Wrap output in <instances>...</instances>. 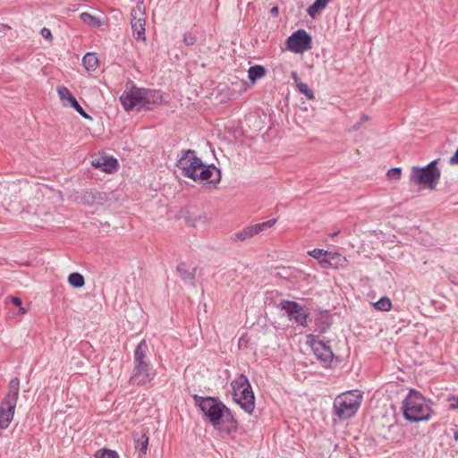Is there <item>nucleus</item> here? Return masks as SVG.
Segmentation results:
<instances>
[{
  "label": "nucleus",
  "mask_w": 458,
  "mask_h": 458,
  "mask_svg": "<svg viewBox=\"0 0 458 458\" xmlns=\"http://www.w3.org/2000/svg\"><path fill=\"white\" fill-rule=\"evenodd\" d=\"M291 76H292V78H293V80L294 83L296 84V86H297L299 83L302 82V81H301V79L299 78L297 72L293 71V72H291Z\"/></svg>",
  "instance_id": "obj_33"
},
{
  "label": "nucleus",
  "mask_w": 458,
  "mask_h": 458,
  "mask_svg": "<svg viewBox=\"0 0 458 458\" xmlns=\"http://www.w3.org/2000/svg\"><path fill=\"white\" fill-rule=\"evenodd\" d=\"M281 310H284L291 320H294L296 323L301 326H305L307 322L308 315L303 310L301 305L296 301H283L280 303Z\"/></svg>",
  "instance_id": "obj_12"
},
{
  "label": "nucleus",
  "mask_w": 458,
  "mask_h": 458,
  "mask_svg": "<svg viewBox=\"0 0 458 458\" xmlns=\"http://www.w3.org/2000/svg\"><path fill=\"white\" fill-rule=\"evenodd\" d=\"M82 64L88 72H94L99 66V59H81Z\"/></svg>",
  "instance_id": "obj_24"
},
{
  "label": "nucleus",
  "mask_w": 458,
  "mask_h": 458,
  "mask_svg": "<svg viewBox=\"0 0 458 458\" xmlns=\"http://www.w3.org/2000/svg\"><path fill=\"white\" fill-rule=\"evenodd\" d=\"M311 44V36L303 29L294 31L286 40L287 48L295 54H302L310 49Z\"/></svg>",
  "instance_id": "obj_10"
},
{
  "label": "nucleus",
  "mask_w": 458,
  "mask_h": 458,
  "mask_svg": "<svg viewBox=\"0 0 458 458\" xmlns=\"http://www.w3.org/2000/svg\"><path fill=\"white\" fill-rule=\"evenodd\" d=\"M330 0H315V2L310 5L307 9V13L314 18L316 14L326 8Z\"/></svg>",
  "instance_id": "obj_19"
},
{
  "label": "nucleus",
  "mask_w": 458,
  "mask_h": 458,
  "mask_svg": "<svg viewBox=\"0 0 458 458\" xmlns=\"http://www.w3.org/2000/svg\"><path fill=\"white\" fill-rule=\"evenodd\" d=\"M80 19L81 20L82 22H84L85 24H88L93 28H99L103 25V22L102 21L98 18V17H96L89 13H81L80 14Z\"/></svg>",
  "instance_id": "obj_18"
},
{
  "label": "nucleus",
  "mask_w": 458,
  "mask_h": 458,
  "mask_svg": "<svg viewBox=\"0 0 458 458\" xmlns=\"http://www.w3.org/2000/svg\"><path fill=\"white\" fill-rule=\"evenodd\" d=\"M327 252L324 251L321 249H315L309 252L310 256H312L315 259H320L323 255H325Z\"/></svg>",
  "instance_id": "obj_31"
},
{
  "label": "nucleus",
  "mask_w": 458,
  "mask_h": 458,
  "mask_svg": "<svg viewBox=\"0 0 458 458\" xmlns=\"http://www.w3.org/2000/svg\"><path fill=\"white\" fill-rule=\"evenodd\" d=\"M176 166L182 174L195 182L210 183L215 187L221 181V171L214 165H205L192 149L182 150L178 155Z\"/></svg>",
  "instance_id": "obj_1"
},
{
  "label": "nucleus",
  "mask_w": 458,
  "mask_h": 458,
  "mask_svg": "<svg viewBox=\"0 0 458 458\" xmlns=\"http://www.w3.org/2000/svg\"><path fill=\"white\" fill-rule=\"evenodd\" d=\"M41 36L47 40L52 39V33L51 30L47 28H42L40 31Z\"/></svg>",
  "instance_id": "obj_32"
},
{
  "label": "nucleus",
  "mask_w": 458,
  "mask_h": 458,
  "mask_svg": "<svg viewBox=\"0 0 458 458\" xmlns=\"http://www.w3.org/2000/svg\"><path fill=\"white\" fill-rule=\"evenodd\" d=\"M309 344L318 360L324 362L325 364L330 363L332 361L334 353L331 350V347L327 344L322 341H317L313 338V336H310Z\"/></svg>",
  "instance_id": "obj_15"
},
{
  "label": "nucleus",
  "mask_w": 458,
  "mask_h": 458,
  "mask_svg": "<svg viewBox=\"0 0 458 458\" xmlns=\"http://www.w3.org/2000/svg\"><path fill=\"white\" fill-rule=\"evenodd\" d=\"M82 200L85 204L91 206L101 203L102 200H104V198L99 192L87 191L84 193Z\"/></svg>",
  "instance_id": "obj_20"
},
{
  "label": "nucleus",
  "mask_w": 458,
  "mask_h": 458,
  "mask_svg": "<svg viewBox=\"0 0 458 458\" xmlns=\"http://www.w3.org/2000/svg\"><path fill=\"white\" fill-rule=\"evenodd\" d=\"M449 400H455V403H451L450 406H449V409L450 410H455L458 408V397L455 398L454 396H451L449 397Z\"/></svg>",
  "instance_id": "obj_35"
},
{
  "label": "nucleus",
  "mask_w": 458,
  "mask_h": 458,
  "mask_svg": "<svg viewBox=\"0 0 458 458\" xmlns=\"http://www.w3.org/2000/svg\"><path fill=\"white\" fill-rule=\"evenodd\" d=\"M131 30L133 33V37L136 39L145 40V18L144 16V7H142V3H138L136 7L131 10Z\"/></svg>",
  "instance_id": "obj_11"
},
{
  "label": "nucleus",
  "mask_w": 458,
  "mask_h": 458,
  "mask_svg": "<svg viewBox=\"0 0 458 458\" xmlns=\"http://www.w3.org/2000/svg\"><path fill=\"white\" fill-rule=\"evenodd\" d=\"M449 163L451 165H458V148L455 151V153L454 154V156L450 158Z\"/></svg>",
  "instance_id": "obj_34"
},
{
  "label": "nucleus",
  "mask_w": 458,
  "mask_h": 458,
  "mask_svg": "<svg viewBox=\"0 0 458 458\" xmlns=\"http://www.w3.org/2000/svg\"><path fill=\"white\" fill-rule=\"evenodd\" d=\"M148 347L145 340H142L134 352V367L130 381L132 384L143 386L152 379V365L148 360Z\"/></svg>",
  "instance_id": "obj_3"
},
{
  "label": "nucleus",
  "mask_w": 458,
  "mask_h": 458,
  "mask_svg": "<svg viewBox=\"0 0 458 458\" xmlns=\"http://www.w3.org/2000/svg\"><path fill=\"white\" fill-rule=\"evenodd\" d=\"M454 438L456 442H458V430L454 431Z\"/></svg>",
  "instance_id": "obj_39"
},
{
  "label": "nucleus",
  "mask_w": 458,
  "mask_h": 458,
  "mask_svg": "<svg viewBox=\"0 0 458 458\" xmlns=\"http://www.w3.org/2000/svg\"><path fill=\"white\" fill-rule=\"evenodd\" d=\"M148 91L144 89L132 87L123 91L120 97V101L125 110L129 111L133 108H145L150 104L147 98Z\"/></svg>",
  "instance_id": "obj_9"
},
{
  "label": "nucleus",
  "mask_w": 458,
  "mask_h": 458,
  "mask_svg": "<svg viewBox=\"0 0 458 458\" xmlns=\"http://www.w3.org/2000/svg\"><path fill=\"white\" fill-rule=\"evenodd\" d=\"M98 453H100L99 458H119L115 451L102 449Z\"/></svg>",
  "instance_id": "obj_29"
},
{
  "label": "nucleus",
  "mask_w": 458,
  "mask_h": 458,
  "mask_svg": "<svg viewBox=\"0 0 458 458\" xmlns=\"http://www.w3.org/2000/svg\"><path fill=\"white\" fill-rule=\"evenodd\" d=\"M369 121V116L368 114H361V116L360 117V121L358 123H356L355 124H353L349 129V131H356L360 130L361 125Z\"/></svg>",
  "instance_id": "obj_27"
},
{
  "label": "nucleus",
  "mask_w": 458,
  "mask_h": 458,
  "mask_svg": "<svg viewBox=\"0 0 458 458\" xmlns=\"http://www.w3.org/2000/svg\"><path fill=\"white\" fill-rule=\"evenodd\" d=\"M192 397L195 404L199 407L209 422L215 427L219 425L224 412L228 411L227 408L214 397H202L198 394H194Z\"/></svg>",
  "instance_id": "obj_7"
},
{
  "label": "nucleus",
  "mask_w": 458,
  "mask_h": 458,
  "mask_svg": "<svg viewBox=\"0 0 458 458\" xmlns=\"http://www.w3.org/2000/svg\"><path fill=\"white\" fill-rule=\"evenodd\" d=\"M270 13L273 17H277L279 14V9L277 6H274L270 9Z\"/></svg>",
  "instance_id": "obj_37"
},
{
  "label": "nucleus",
  "mask_w": 458,
  "mask_h": 458,
  "mask_svg": "<svg viewBox=\"0 0 458 458\" xmlns=\"http://www.w3.org/2000/svg\"><path fill=\"white\" fill-rule=\"evenodd\" d=\"M20 391V380L15 377L9 383L8 392L0 405V428L5 429L13 419Z\"/></svg>",
  "instance_id": "obj_5"
},
{
  "label": "nucleus",
  "mask_w": 458,
  "mask_h": 458,
  "mask_svg": "<svg viewBox=\"0 0 458 458\" xmlns=\"http://www.w3.org/2000/svg\"><path fill=\"white\" fill-rule=\"evenodd\" d=\"M19 309H20V311H21V314L27 313V310L24 309L23 307H21V305L19 307Z\"/></svg>",
  "instance_id": "obj_40"
},
{
  "label": "nucleus",
  "mask_w": 458,
  "mask_h": 458,
  "mask_svg": "<svg viewBox=\"0 0 458 458\" xmlns=\"http://www.w3.org/2000/svg\"><path fill=\"white\" fill-rule=\"evenodd\" d=\"M183 41L186 45H193L196 42V37L191 33H186L183 36Z\"/></svg>",
  "instance_id": "obj_30"
},
{
  "label": "nucleus",
  "mask_w": 458,
  "mask_h": 458,
  "mask_svg": "<svg viewBox=\"0 0 458 458\" xmlns=\"http://www.w3.org/2000/svg\"><path fill=\"white\" fill-rule=\"evenodd\" d=\"M431 403L420 392L411 389L403 401V417L411 422L427 421L433 413Z\"/></svg>",
  "instance_id": "obj_2"
},
{
  "label": "nucleus",
  "mask_w": 458,
  "mask_h": 458,
  "mask_svg": "<svg viewBox=\"0 0 458 458\" xmlns=\"http://www.w3.org/2000/svg\"><path fill=\"white\" fill-rule=\"evenodd\" d=\"M68 283L74 288H81L84 285L85 280L81 274L74 272L69 275Z\"/></svg>",
  "instance_id": "obj_22"
},
{
  "label": "nucleus",
  "mask_w": 458,
  "mask_h": 458,
  "mask_svg": "<svg viewBox=\"0 0 458 458\" xmlns=\"http://www.w3.org/2000/svg\"><path fill=\"white\" fill-rule=\"evenodd\" d=\"M276 222V219H270L260 224L247 226L242 231L234 233L233 239L234 241H245L264 231L266 228L272 227Z\"/></svg>",
  "instance_id": "obj_14"
},
{
  "label": "nucleus",
  "mask_w": 458,
  "mask_h": 458,
  "mask_svg": "<svg viewBox=\"0 0 458 458\" xmlns=\"http://www.w3.org/2000/svg\"><path fill=\"white\" fill-rule=\"evenodd\" d=\"M10 300L17 307L21 305V300L19 297H11Z\"/></svg>",
  "instance_id": "obj_36"
},
{
  "label": "nucleus",
  "mask_w": 458,
  "mask_h": 458,
  "mask_svg": "<svg viewBox=\"0 0 458 458\" xmlns=\"http://www.w3.org/2000/svg\"><path fill=\"white\" fill-rule=\"evenodd\" d=\"M133 439L135 442V447L139 453V458H142L148 450V437L146 434H133Z\"/></svg>",
  "instance_id": "obj_16"
},
{
  "label": "nucleus",
  "mask_w": 458,
  "mask_h": 458,
  "mask_svg": "<svg viewBox=\"0 0 458 458\" xmlns=\"http://www.w3.org/2000/svg\"><path fill=\"white\" fill-rule=\"evenodd\" d=\"M92 165L96 167H100L105 172L111 173L115 169L117 161L115 159L110 158L101 163L100 159H98L97 162H92Z\"/></svg>",
  "instance_id": "obj_21"
},
{
  "label": "nucleus",
  "mask_w": 458,
  "mask_h": 458,
  "mask_svg": "<svg viewBox=\"0 0 458 458\" xmlns=\"http://www.w3.org/2000/svg\"><path fill=\"white\" fill-rule=\"evenodd\" d=\"M266 69L262 65H252L248 70V77L252 85L256 83L258 80L266 75Z\"/></svg>",
  "instance_id": "obj_17"
},
{
  "label": "nucleus",
  "mask_w": 458,
  "mask_h": 458,
  "mask_svg": "<svg viewBox=\"0 0 458 458\" xmlns=\"http://www.w3.org/2000/svg\"><path fill=\"white\" fill-rule=\"evenodd\" d=\"M57 94L59 96L60 100L62 101L64 106H72L73 107L83 118L91 120V116H89L81 106L79 104L77 99L73 97L70 89L64 86L57 87Z\"/></svg>",
  "instance_id": "obj_13"
},
{
  "label": "nucleus",
  "mask_w": 458,
  "mask_h": 458,
  "mask_svg": "<svg viewBox=\"0 0 458 458\" xmlns=\"http://www.w3.org/2000/svg\"><path fill=\"white\" fill-rule=\"evenodd\" d=\"M82 57H96L95 52H88Z\"/></svg>",
  "instance_id": "obj_38"
},
{
  "label": "nucleus",
  "mask_w": 458,
  "mask_h": 458,
  "mask_svg": "<svg viewBox=\"0 0 458 458\" xmlns=\"http://www.w3.org/2000/svg\"><path fill=\"white\" fill-rule=\"evenodd\" d=\"M177 271L180 273V276L182 277V280L189 281L191 284H194L195 276L193 273L182 269L180 267H177Z\"/></svg>",
  "instance_id": "obj_26"
},
{
  "label": "nucleus",
  "mask_w": 458,
  "mask_h": 458,
  "mask_svg": "<svg viewBox=\"0 0 458 458\" xmlns=\"http://www.w3.org/2000/svg\"><path fill=\"white\" fill-rule=\"evenodd\" d=\"M374 307L382 311H388L392 308V302L389 298L387 297H382L377 301H376L374 304Z\"/></svg>",
  "instance_id": "obj_23"
},
{
  "label": "nucleus",
  "mask_w": 458,
  "mask_h": 458,
  "mask_svg": "<svg viewBox=\"0 0 458 458\" xmlns=\"http://www.w3.org/2000/svg\"><path fill=\"white\" fill-rule=\"evenodd\" d=\"M338 234H339V231L333 233L331 234V236H332V237H335V236H336V235H338Z\"/></svg>",
  "instance_id": "obj_41"
},
{
  "label": "nucleus",
  "mask_w": 458,
  "mask_h": 458,
  "mask_svg": "<svg viewBox=\"0 0 458 458\" xmlns=\"http://www.w3.org/2000/svg\"><path fill=\"white\" fill-rule=\"evenodd\" d=\"M438 160H433L423 167L412 166L410 174V183L423 185L429 190H436L441 172L437 168Z\"/></svg>",
  "instance_id": "obj_4"
},
{
  "label": "nucleus",
  "mask_w": 458,
  "mask_h": 458,
  "mask_svg": "<svg viewBox=\"0 0 458 458\" xmlns=\"http://www.w3.org/2000/svg\"><path fill=\"white\" fill-rule=\"evenodd\" d=\"M361 395L358 391H350L338 395L334 401L335 414L341 419L352 417L360 405Z\"/></svg>",
  "instance_id": "obj_8"
},
{
  "label": "nucleus",
  "mask_w": 458,
  "mask_h": 458,
  "mask_svg": "<svg viewBox=\"0 0 458 458\" xmlns=\"http://www.w3.org/2000/svg\"><path fill=\"white\" fill-rule=\"evenodd\" d=\"M401 173H402V169L400 167H394L387 171L386 176L389 179L394 178L395 180H399L401 177Z\"/></svg>",
  "instance_id": "obj_28"
},
{
  "label": "nucleus",
  "mask_w": 458,
  "mask_h": 458,
  "mask_svg": "<svg viewBox=\"0 0 458 458\" xmlns=\"http://www.w3.org/2000/svg\"><path fill=\"white\" fill-rule=\"evenodd\" d=\"M233 399L248 413L255 407V398L250 384L246 376L241 374L232 382Z\"/></svg>",
  "instance_id": "obj_6"
},
{
  "label": "nucleus",
  "mask_w": 458,
  "mask_h": 458,
  "mask_svg": "<svg viewBox=\"0 0 458 458\" xmlns=\"http://www.w3.org/2000/svg\"><path fill=\"white\" fill-rule=\"evenodd\" d=\"M296 87L298 90L301 94L305 95L309 99H313L315 98L312 89H310L306 83L301 82Z\"/></svg>",
  "instance_id": "obj_25"
}]
</instances>
